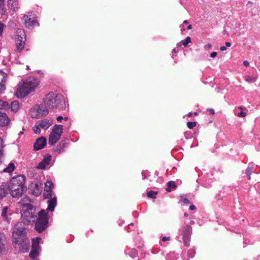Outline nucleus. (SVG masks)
<instances>
[{
  "mask_svg": "<svg viewBox=\"0 0 260 260\" xmlns=\"http://www.w3.org/2000/svg\"><path fill=\"white\" fill-rule=\"evenodd\" d=\"M16 40L26 41V34L23 29L18 28L16 31Z\"/></svg>",
  "mask_w": 260,
  "mask_h": 260,
  "instance_id": "19",
  "label": "nucleus"
},
{
  "mask_svg": "<svg viewBox=\"0 0 260 260\" xmlns=\"http://www.w3.org/2000/svg\"><path fill=\"white\" fill-rule=\"evenodd\" d=\"M62 119H63V117L61 116H59L57 117V120L58 122H61Z\"/></svg>",
  "mask_w": 260,
  "mask_h": 260,
  "instance_id": "47",
  "label": "nucleus"
},
{
  "mask_svg": "<svg viewBox=\"0 0 260 260\" xmlns=\"http://www.w3.org/2000/svg\"><path fill=\"white\" fill-rule=\"evenodd\" d=\"M38 85L36 80H26L20 83L16 92L19 98H23L34 91Z\"/></svg>",
  "mask_w": 260,
  "mask_h": 260,
  "instance_id": "2",
  "label": "nucleus"
},
{
  "mask_svg": "<svg viewBox=\"0 0 260 260\" xmlns=\"http://www.w3.org/2000/svg\"><path fill=\"white\" fill-rule=\"evenodd\" d=\"M53 187V183L51 181H47L45 183V187L43 197L44 198H50L52 195V188Z\"/></svg>",
  "mask_w": 260,
  "mask_h": 260,
  "instance_id": "10",
  "label": "nucleus"
},
{
  "mask_svg": "<svg viewBox=\"0 0 260 260\" xmlns=\"http://www.w3.org/2000/svg\"><path fill=\"white\" fill-rule=\"evenodd\" d=\"M184 216H185V217H187V216H188V214H187V213H184Z\"/></svg>",
  "mask_w": 260,
  "mask_h": 260,
  "instance_id": "55",
  "label": "nucleus"
},
{
  "mask_svg": "<svg viewBox=\"0 0 260 260\" xmlns=\"http://www.w3.org/2000/svg\"><path fill=\"white\" fill-rule=\"evenodd\" d=\"M226 49V47L225 46H221L220 48V50L222 51H224Z\"/></svg>",
  "mask_w": 260,
  "mask_h": 260,
  "instance_id": "50",
  "label": "nucleus"
},
{
  "mask_svg": "<svg viewBox=\"0 0 260 260\" xmlns=\"http://www.w3.org/2000/svg\"><path fill=\"white\" fill-rule=\"evenodd\" d=\"M183 23L188 24V21L187 20H184L183 21Z\"/></svg>",
  "mask_w": 260,
  "mask_h": 260,
  "instance_id": "54",
  "label": "nucleus"
},
{
  "mask_svg": "<svg viewBox=\"0 0 260 260\" xmlns=\"http://www.w3.org/2000/svg\"><path fill=\"white\" fill-rule=\"evenodd\" d=\"M157 194V191H150L147 192V196L150 198L155 199Z\"/></svg>",
  "mask_w": 260,
  "mask_h": 260,
  "instance_id": "33",
  "label": "nucleus"
},
{
  "mask_svg": "<svg viewBox=\"0 0 260 260\" xmlns=\"http://www.w3.org/2000/svg\"><path fill=\"white\" fill-rule=\"evenodd\" d=\"M10 108V105L8 102L4 101L0 99V109L7 110Z\"/></svg>",
  "mask_w": 260,
  "mask_h": 260,
  "instance_id": "28",
  "label": "nucleus"
},
{
  "mask_svg": "<svg viewBox=\"0 0 260 260\" xmlns=\"http://www.w3.org/2000/svg\"><path fill=\"white\" fill-rule=\"evenodd\" d=\"M43 102L49 108L52 109L59 108L60 106H62L64 104L62 95L52 92L47 94Z\"/></svg>",
  "mask_w": 260,
  "mask_h": 260,
  "instance_id": "3",
  "label": "nucleus"
},
{
  "mask_svg": "<svg viewBox=\"0 0 260 260\" xmlns=\"http://www.w3.org/2000/svg\"><path fill=\"white\" fill-rule=\"evenodd\" d=\"M38 255L37 247L32 246V248L29 252V256L30 258H34Z\"/></svg>",
  "mask_w": 260,
  "mask_h": 260,
  "instance_id": "26",
  "label": "nucleus"
},
{
  "mask_svg": "<svg viewBox=\"0 0 260 260\" xmlns=\"http://www.w3.org/2000/svg\"><path fill=\"white\" fill-rule=\"evenodd\" d=\"M243 65L245 67H248L249 65V63L248 61L245 60L243 62Z\"/></svg>",
  "mask_w": 260,
  "mask_h": 260,
  "instance_id": "46",
  "label": "nucleus"
},
{
  "mask_svg": "<svg viewBox=\"0 0 260 260\" xmlns=\"http://www.w3.org/2000/svg\"><path fill=\"white\" fill-rule=\"evenodd\" d=\"M46 145V139L44 137H41L37 139L34 144V148L35 150H39L43 149Z\"/></svg>",
  "mask_w": 260,
  "mask_h": 260,
  "instance_id": "11",
  "label": "nucleus"
},
{
  "mask_svg": "<svg viewBox=\"0 0 260 260\" xmlns=\"http://www.w3.org/2000/svg\"><path fill=\"white\" fill-rule=\"evenodd\" d=\"M207 110L209 111L211 114L214 115L215 113L214 110L213 109H209Z\"/></svg>",
  "mask_w": 260,
  "mask_h": 260,
  "instance_id": "45",
  "label": "nucleus"
},
{
  "mask_svg": "<svg viewBox=\"0 0 260 260\" xmlns=\"http://www.w3.org/2000/svg\"><path fill=\"white\" fill-rule=\"evenodd\" d=\"M20 246V249L22 253H25L28 251L29 249V240L28 239H23L20 243H17Z\"/></svg>",
  "mask_w": 260,
  "mask_h": 260,
  "instance_id": "14",
  "label": "nucleus"
},
{
  "mask_svg": "<svg viewBox=\"0 0 260 260\" xmlns=\"http://www.w3.org/2000/svg\"><path fill=\"white\" fill-rule=\"evenodd\" d=\"M13 236L15 243H20L23 239H28L26 238L25 229L22 228H16L13 233Z\"/></svg>",
  "mask_w": 260,
  "mask_h": 260,
  "instance_id": "8",
  "label": "nucleus"
},
{
  "mask_svg": "<svg viewBox=\"0 0 260 260\" xmlns=\"http://www.w3.org/2000/svg\"><path fill=\"white\" fill-rule=\"evenodd\" d=\"M4 24L0 21V36H1L3 30Z\"/></svg>",
  "mask_w": 260,
  "mask_h": 260,
  "instance_id": "40",
  "label": "nucleus"
},
{
  "mask_svg": "<svg viewBox=\"0 0 260 260\" xmlns=\"http://www.w3.org/2000/svg\"><path fill=\"white\" fill-rule=\"evenodd\" d=\"M246 115V113L243 111H241L238 114V116L240 117H245Z\"/></svg>",
  "mask_w": 260,
  "mask_h": 260,
  "instance_id": "41",
  "label": "nucleus"
},
{
  "mask_svg": "<svg viewBox=\"0 0 260 260\" xmlns=\"http://www.w3.org/2000/svg\"><path fill=\"white\" fill-rule=\"evenodd\" d=\"M217 52H212L211 54H210V56L212 57V58H214L216 56H217Z\"/></svg>",
  "mask_w": 260,
  "mask_h": 260,
  "instance_id": "42",
  "label": "nucleus"
},
{
  "mask_svg": "<svg viewBox=\"0 0 260 260\" xmlns=\"http://www.w3.org/2000/svg\"><path fill=\"white\" fill-rule=\"evenodd\" d=\"M187 28L188 30L191 29L192 28V25L191 24L188 25Z\"/></svg>",
  "mask_w": 260,
  "mask_h": 260,
  "instance_id": "53",
  "label": "nucleus"
},
{
  "mask_svg": "<svg viewBox=\"0 0 260 260\" xmlns=\"http://www.w3.org/2000/svg\"><path fill=\"white\" fill-rule=\"evenodd\" d=\"M64 119L65 120H67L68 118L67 117H64Z\"/></svg>",
  "mask_w": 260,
  "mask_h": 260,
  "instance_id": "57",
  "label": "nucleus"
},
{
  "mask_svg": "<svg viewBox=\"0 0 260 260\" xmlns=\"http://www.w3.org/2000/svg\"><path fill=\"white\" fill-rule=\"evenodd\" d=\"M62 125L56 124L53 126L51 133L61 137L62 133Z\"/></svg>",
  "mask_w": 260,
  "mask_h": 260,
  "instance_id": "23",
  "label": "nucleus"
},
{
  "mask_svg": "<svg viewBox=\"0 0 260 260\" xmlns=\"http://www.w3.org/2000/svg\"><path fill=\"white\" fill-rule=\"evenodd\" d=\"M60 138V137L59 136V135L51 133L49 136L48 143L49 145L53 146L56 143Z\"/></svg>",
  "mask_w": 260,
  "mask_h": 260,
  "instance_id": "18",
  "label": "nucleus"
},
{
  "mask_svg": "<svg viewBox=\"0 0 260 260\" xmlns=\"http://www.w3.org/2000/svg\"><path fill=\"white\" fill-rule=\"evenodd\" d=\"M48 225V214L42 209L38 213V217L35 223V229L39 233L43 232Z\"/></svg>",
  "mask_w": 260,
  "mask_h": 260,
  "instance_id": "4",
  "label": "nucleus"
},
{
  "mask_svg": "<svg viewBox=\"0 0 260 260\" xmlns=\"http://www.w3.org/2000/svg\"><path fill=\"white\" fill-rule=\"evenodd\" d=\"M245 78V80L248 83H253L256 81L257 78L256 76L247 75Z\"/></svg>",
  "mask_w": 260,
  "mask_h": 260,
  "instance_id": "31",
  "label": "nucleus"
},
{
  "mask_svg": "<svg viewBox=\"0 0 260 260\" xmlns=\"http://www.w3.org/2000/svg\"><path fill=\"white\" fill-rule=\"evenodd\" d=\"M40 128L41 127L39 125V123L38 122H36L33 128L34 132L36 134H39L41 133Z\"/></svg>",
  "mask_w": 260,
  "mask_h": 260,
  "instance_id": "34",
  "label": "nucleus"
},
{
  "mask_svg": "<svg viewBox=\"0 0 260 260\" xmlns=\"http://www.w3.org/2000/svg\"><path fill=\"white\" fill-rule=\"evenodd\" d=\"M197 125L196 122H187V126L189 129H192Z\"/></svg>",
  "mask_w": 260,
  "mask_h": 260,
  "instance_id": "36",
  "label": "nucleus"
},
{
  "mask_svg": "<svg viewBox=\"0 0 260 260\" xmlns=\"http://www.w3.org/2000/svg\"><path fill=\"white\" fill-rule=\"evenodd\" d=\"M8 210V207H4L2 210L1 216L3 217L4 220L5 221L8 220V218L7 216Z\"/></svg>",
  "mask_w": 260,
  "mask_h": 260,
  "instance_id": "29",
  "label": "nucleus"
},
{
  "mask_svg": "<svg viewBox=\"0 0 260 260\" xmlns=\"http://www.w3.org/2000/svg\"><path fill=\"white\" fill-rule=\"evenodd\" d=\"M196 209V207L194 205H192L189 206V209L191 210H193Z\"/></svg>",
  "mask_w": 260,
  "mask_h": 260,
  "instance_id": "48",
  "label": "nucleus"
},
{
  "mask_svg": "<svg viewBox=\"0 0 260 260\" xmlns=\"http://www.w3.org/2000/svg\"><path fill=\"white\" fill-rule=\"evenodd\" d=\"M48 106L43 102V104L35 105L31 109V115L32 118H38L40 116H45L49 113Z\"/></svg>",
  "mask_w": 260,
  "mask_h": 260,
  "instance_id": "6",
  "label": "nucleus"
},
{
  "mask_svg": "<svg viewBox=\"0 0 260 260\" xmlns=\"http://www.w3.org/2000/svg\"><path fill=\"white\" fill-rule=\"evenodd\" d=\"M25 181L24 175H18L11 178L8 186L13 198H19L22 196L25 190Z\"/></svg>",
  "mask_w": 260,
  "mask_h": 260,
  "instance_id": "1",
  "label": "nucleus"
},
{
  "mask_svg": "<svg viewBox=\"0 0 260 260\" xmlns=\"http://www.w3.org/2000/svg\"><path fill=\"white\" fill-rule=\"evenodd\" d=\"M212 47V45L210 44H207L205 47V49H210Z\"/></svg>",
  "mask_w": 260,
  "mask_h": 260,
  "instance_id": "49",
  "label": "nucleus"
},
{
  "mask_svg": "<svg viewBox=\"0 0 260 260\" xmlns=\"http://www.w3.org/2000/svg\"><path fill=\"white\" fill-rule=\"evenodd\" d=\"M23 200H21L19 204H21V214L22 217L30 221L31 219L35 217V208L30 203L22 204Z\"/></svg>",
  "mask_w": 260,
  "mask_h": 260,
  "instance_id": "5",
  "label": "nucleus"
},
{
  "mask_svg": "<svg viewBox=\"0 0 260 260\" xmlns=\"http://www.w3.org/2000/svg\"><path fill=\"white\" fill-rule=\"evenodd\" d=\"M9 190L7 184H4L0 186V200L6 197Z\"/></svg>",
  "mask_w": 260,
  "mask_h": 260,
  "instance_id": "21",
  "label": "nucleus"
},
{
  "mask_svg": "<svg viewBox=\"0 0 260 260\" xmlns=\"http://www.w3.org/2000/svg\"><path fill=\"white\" fill-rule=\"evenodd\" d=\"M182 201L186 205H188L190 204V201L187 198H183Z\"/></svg>",
  "mask_w": 260,
  "mask_h": 260,
  "instance_id": "39",
  "label": "nucleus"
},
{
  "mask_svg": "<svg viewBox=\"0 0 260 260\" xmlns=\"http://www.w3.org/2000/svg\"><path fill=\"white\" fill-rule=\"evenodd\" d=\"M35 187L36 188L38 189V192H37V196H39V194H41V190L40 189H38V187H39V185L37 184H36L35 185Z\"/></svg>",
  "mask_w": 260,
  "mask_h": 260,
  "instance_id": "43",
  "label": "nucleus"
},
{
  "mask_svg": "<svg viewBox=\"0 0 260 260\" xmlns=\"http://www.w3.org/2000/svg\"><path fill=\"white\" fill-rule=\"evenodd\" d=\"M176 187V185L175 184V182L173 181H170L167 183V187L166 189V190L167 192H171V188H175Z\"/></svg>",
  "mask_w": 260,
  "mask_h": 260,
  "instance_id": "30",
  "label": "nucleus"
},
{
  "mask_svg": "<svg viewBox=\"0 0 260 260\" xmlns=\"http://www.w3.org/2000/svg\"><path fill=\"white\" fill-rule=\"evenodd\" d=\"M193 115H194V116H197L198 115V113L195 112L194 113H193Z\"/></svg>",
  "mask_w": 260,
  "mask_h": 260,
  "instance_id": "56",
  "label": "nucleus"
},
{
  "mask_svg": "<svg viewBox=\"0 0 260 260\" xmlns=\"http://www.w3.org/2000/svg\"><path fill=\"white\" fill-rule=\"evenodd\" d=\"M191 42V38L189 37H187L186 39L181 41V42L178 43L177 44L178 46H181V45H183L184 47H186L187 44Z\"/></svg>",
  "mask_w": 260,
  "mask_h": 260,
  "instance_id": "32",
  "label": "nucleus"
},
{
  "mask_svg": "<svg viewBox=\"0 0 260 260\" xmlns=\"http://www.w3.org/2000/svg\"><path fill=\"white\" fill-rule=\"evenodd\" d=\"M170 240V237H164L162 238V240L164 242L166 241H169Z\"/></svg>",
  "mask_w": 260,
  "mask_h": 260,
  "instance_id": "44",
  "label": "nucleus"
},
{
  "mask_svg": "<svg viewBox=\"0 0 260 260\" xmlns=\"http://www.w3.org/2000/svg\"><path fill=\"white\" fill-rule=\"evenodd\" d=\"M10 122V119L5 113L0 111V126H5Z\"/></svg>",
  "mask_w": 260,
  "mask_h": 260,
  "instance_id": "16",
  "label": "nucleus"
},
{
  "mask_svg": "<svg viewBox=\"0 0 260 260\" xmlns=\"http://www.w3.org/2000/svg\"><path fill=\"white\" fill-rule=\"evenodd\" d=\"M41 240V238H36L35 239H33L32 241V246H34L37 247Z\"/></svg>",
  "mask_w": 260,
  "mask_h": 260,
  "instance_id": "35",
  "label": "nucleus"
},
{
  "mask_svg": "<svg viewBox=\"0 0 260 260\" xmlns=\"http://www.w3.org/2000/svg\"><path fill=\"white\" fill-rule=\"evenodd\" d=\"M48 199L49 200L47 202L48 205L47 210L48 211H53L57 205V199L56 197L52 198V197Z\"/></svg>",
  "mask_w": 260,
  "mask_h": 260,
  "instance_id": "15",
  "label": "nucleus"
},
{
  "mask_svg": "<svg viewBox=\"0 0 260 260\" xmlns=\"http://www.w3.org/2000/svg\"><path fill=\"white\" fill-rule=\"evenodd\" d=\"M2 236V234L0 233V254H1L2 251L5 249V245L1 241Z\"/></svg>",
  "mask_w": 260,
  "mask_h": 260,
  "instance_id": "38",
  "label": "nucleus"
},
{
  "mask_svg": "<svg viewBox=\"0 0 260 260\" xmlns=\"http://www.w3.org/2000/svg\"><path fill=\"white\" fill-rule=\"evenodd\" d=\"M252 173V169L251 168H248L246 170V174L248 176L249 180L251 179L250 175Z\"/></svg>",
  "mask_w": 260,
  "mask_h": 260,
  "instance_id": "37",
  "label": "nucleus"
},
{
  "mask_svg": "<svg viewBox=\"0 0 260 260\" xmlns=\"http://www.w3.org/2000/svg\"><path fill=\"white\" fill-rule=\"evenodd\" d=\"M11 110L17 112L19 109L20 105L19 102L17 101H14L11 104Z\"/></svg>",
  "mask_w": 260,
  "mask_h": 260,
  "instance_id": "27",
  "label": "nucleus"
},
{
  "mask_svg": "<svg viewBox=\"0 0 260 260\" xmlns=\"http://www.w3.org/2000/svg\"><path fill=\"white\" fill-rule=\"evenodd\" d=\"M25 41L21 40L16 41V47L18 51L20 52L23 49Z\"/></svg>",
  "mask_w": 260,
  "mask_h": 260,
  "instance_id": "24",
  "label": "nucleus"
},
{
  "mask_svg": "<svg viewBox=\"0 0 260 260\" xmlns=\"http://www.w3.org/2000/svg\"><path fill=\"white\" fill-rule=\"evenodd\" d=\"M51 160V156L46 155L44 157L43 159L39 163L37 168L39 169H44L46 167L50 164Z\"/></svg>",
  "mask_w": 260,
  "mask_h": 260,
  "instance_id": "12",
  "label": "nucleus"
},
{
  "mask_svg": "<svg viewBox=\"0 0 260 260\" xmlns=\"http://www.w3.org/2000/svg\"><path fill=\"white\" fill-rule=\"evenodd\" d=\"M8 6L10 9L16 11L18 9V0H8Z\"/></svg>",
  "mask_w": 260,
  "mask_h": 260,
  "instance_id": "22",
  "label": "nucleus"
},
{
  "mask_svg": "<svg viewBox=\"0 0 260 260\" xmlns=\"http://www.w3.org/2000/svg\"><path fill=\"white\" fill-rule=\"evenodd\" d=\"M192 234V228L189 225H185L181 228V234L183 236V243L186 247L189 245L190 237Z\"/></svg>",
  "mask_w": 260,
  "mask_h": 260,
  "instance_id": "7",
  "label": "nucleus"
},
{
  "mask_svg": "<svg viewBox=\"0 0 260 260\" xmlns=\"http://www.w3.org/2000/svg\"><path fill=\"white\" fill-rule=\"evenodd\" d=\"M15 166L13 162H10L8 166L3 170V172L11 173L15 170Z\"/></svg>",
  "mask_w": 260,
  "mask_h": 260,
  "instance_id": "25",
  "label": "nucleus"
},
{
  "mask_svg": "<svg viewBox=\"0 0 260 260\" xmlns=\"http://www.w3.org/2000/svg\"><path fill=\"white\" fill-rule=\"evenodd\" d=\"M38 122L39 123V125L44 129H47L52 124V121L48 119L40 120Z\"/></svg>",
  "mask_w": 260,
  "mask_h": 260,
  "instance_id": "17",
  "label": "nucleus"
},
{
  "mask_svg": "<svg viewBox=\"0 0 260 260\" xmlns=\"http://www.w3.org/2000/svg\"><path fill=\"white\" fill-rule=\"evenodd\" d=\"M23 19L25 27L29 29H33L36 26L39 24L35 17H30V16L24 15Z\"/></svg>",
  "mask_w": 260,
  "mask_h": 260,
  "instance_id": "9",
  "label": "nucleus"
},
{
  "mask_svg": "<svg viewBox=\"0 0 260 260\" xmlns=\"http://www.w3.org/2000/svg\"><path fill=\"white\" fill-rule=\"evenodd\" d=\"M225 46H225L226 47H230L231 46V44L230 42H226L225 43Z\"/></svg>",
  "mask_w": 260,
  "mask_h": 260,
  "instance_id": "51",
  "label": "nucleus"
},
{
  "mask_svg": "<svg viewBox=\"0 0 260 260\" xmlns=\"http://www.w3.org/2000/svg\"><path fill=\"white\" fill-rule=\"evenodd\" d=\"M193 115V113L192 112H189L187 114V116L189 117H191Z\"/></svg>",
  "mask_w": 260,
  "mask_h": 260,
  "instance_id": "52",
  "label": "nucleus"
},
{
  "mask_svg": "<svg viewBox=\"0 0 260 260\" xmlns=\"http://www.w3.org/2000/svg\"><path fill=\"white\" fill-rule=\"evenodd\" d=\"M68 141V140H63L61 141L56 146V148L55 150V152H56L57 154H59L61 152H62L63 151L64 148H65L67 144Z\"/></svg>",
  "mask_w": 260,
  "mask_h": 260,
  "instance_id": "20",
  "label": "nucleus"
},
{
  "mask_svg": "<svg viewBox=\"0 0 260 260\" xmlns=\"http://www.w3.org/2000/svg\"><path fill=\"white\" fill-rule=\"evenodd\" d=\"M7 79V74L0 71V93L3 92L5 89V84Z\"/></svg>",
  "mask_w": 260,
  "mask_h": 260,
  "instance_id": "13",
  "label": "nucleus"
}]
</instances>
